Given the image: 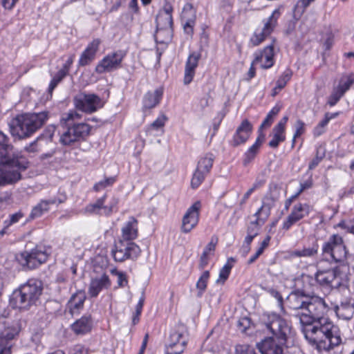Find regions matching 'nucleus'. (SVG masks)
<instances>
[{
  "instance_id": "nucleus-46",
  "label": "nucleus",
  "mask_w": 354,
  "mask_h": 354,
  "mask_svg": "<svg viewBox=\"0 0 354 354\" xmlns=\"http://www.w3.org/2000/svg\"><path fill=\"white\" fill-rule=\"evenodd\" d=\"M354 84V73L343 75L339 82V88H349Z\"/></svg>"
},
{
  "instance_id": "nucleus-25",
  "label": "nucleus",
  "mask_w": 354,
  "mask_h": 354,
  "mask_svg": "<svg viewBox=\"0 0 354 354\" xmlns=\"http://www.w3.org/2000/svg\"><path fill=\"white\" fill-rule=\"evenodd\" d=\"M162 95V90H149L143 96V111L145 112L156 107L160 103Z\"/></svg>"
},
{
  "instance_id": "nucleus-38",
  "label": "nucleus",
  "mask_w": 354,
  "mask_h": 354,
  "mask_svg": "<svg viewBox=\"0 0 354 354\" xmlns=\"http://www.w3.org/2000/svg\"><path fill=\"white\" fill-rule=\"evenodd\" d=\"M272 138L269 142L268 145L271 148L276 149L278 147L280 142L286 140V135L285 132L274 128L272 129Z\"/></svg>"
},
{
  "instance_id": "nucleus-40",
  "label": "nucleus",
  "mask_w": 354,
  "mask_h": 354,
  "mask_svg": "<svg viewBox=\"0 0 354 354\" xmlns=\"http://www.w3.org/2000/svg\"><path fill=\"white\" fill-rule=\"evenodd\" d=\"M271 207V204L263 203L262 206L255 213L254 216L261 219V224L264 223L265 221L270 216Z\"/></svg>"
},
{
  "instance_id": "nucleus-29",
  "label": "nucleus",
  "mask_w": 354,
  "mask_h": 354,
  "mask_svg": "<svg viewBox=\"0 0 354 354\" xmlns=\"http://www.w3.org/2000/svg\"><path fill=\"white\" fill-rule=\"evenodd\" d=\"M92 328L91 315L83 316L72 325V330L76 334H85L89 332Z\"/></svg>"
},
{
  "instance_id": "nucleus-11",
  "label": "nucleus",
  "mask_w": 354,
  "mask_h": 354,
  "mask_svg": "<svg viewBox=\"0 0 354 354\" xmlns=\"http://www.w3.org/2000/svg\"><path fill=\"white\" fill-rule=\"evenodd\" d=\"M48 258V253L42 247H36L30 252L25 251L21 253L18 261L23 266L29 269H35L45 263Z\"/></svg>"
},
{
  "instance_id": "nucleus-53",
  "label": "nucleus",
  "mask_w": 354,
  "mask_h": 354,
  "mask_svg": "<svg viewBox=\"0 0 354 354\" xmlns=\"http://www.w3.org/2000/svg\"><path fill=\"white\" fill-rule=\"evenodd\" d=\"M295 132L294 133L295 138H297L301 136L305 131V123L301 120H298L295 124Z\"/></svg>"
},
{
  "instance_id": "nucleus-51",
  "label": "nucleus",
  "mask_w": 354,
  "mask_h": 354,
  "mask_svg": "<svg viewBox=\"0 0 354 354\" xmlns=\"http://www.w3.org/2000/svg\"><path fill=\"white\" fill-rule=\"evenodd\" d=\"M313 1L314 0H299L295 6L294 10L303 13L305 9L310 5V2Z\"/></svg>"
},
{
  "instance_id": "nucleus-2",
  "label": "nucleus",
  "mask_w": 354,
  "mask_h": 354,
  "mask_svg": "<svg viewBox=\"0 0 354 354\" xmlns=\"http://www.w3.org/2000/svg\"><path fill=\"white\" fill-rule=\"evenodd\" d=\"M322 251L323 259L317 263L318 269L315 274V279L321 286L337 288L341 285L338 269L324 270L322 268V264L325 261L333 262L339 265L346 263L348 252L342 236L337 234L331 235L327 241L324 243Z\"/></svg>"
},
{
  "instance_id": "nucleus-8",
  "label": "nucleus",
  "mask_w": 354,
  "mask_h": 354,
  "mask_svg": "<svg viewBox=\"0 0 354 354\" xmlns=\"http://www.w3.org/2000/svg\"><path fill=\"white\" fill-rule=\"evenodd\" d=\"M140 247L133 241L120 239L115 243L111 254L115 261L124 262L130 259L136 260L140 255Z\"/></svg>"
},
{
  "instance_id": "nucleus-7",
  "label": "nucleus",
  "mask_w": 354,
  "mask_h": 354,
  "mask_svg": "<svg viewBox=\"0 0 354 354\" xmlns=\"http://www.w3.org/2000/svg\"><path fill=\"white\" fill-rule=\"evenodd\" d=\"M8 140L7 136L0 131V168L21 174L28 168V162L19 158Z\"/></svg>"
},
{
  "instance_id": "nucleus-59",
  "label": "nucleus",
  "mask_w": 354,
  "mask_h": 354,
  "mask_svg": "<svg viewBox=\"0 0 354 354\" xmlns=\"http://www.w3.org/2000/svg\"><path fill=\"white\" fill-rule=\"evenodd\" d=\"M24 214L21 211L10 215L9 224L11 225L17 223L21 218L24 217Z\"/></svg>"
},
{
  "instance_id": "nucleus-37",
  "label": "nucleus",
  "mask_w": 354,
  "mask_h": 354,
  "mask_svg": "<svg viewBox=\"0 0 354 354\" xmlns=\"http://www.w3.org/2000/svg\"><path fill=\"white\" fill-rule=\"evenodd\" d=\"M281 109V106L276 104L271 111L268 113L266 118L260 125V129L269 127L273 122L276 115L279 113Z\"/></svg>"
},
{
  "instance_id": "nucleus-26",
  "label": "nucleus",
  "mask_w": 354,
  "mask_h": 354,
  "mask_svg": "<svg viewBox=\"0 0 354 354\" xmlns=\"http://www.w3.org/2000/svg\"><path fill=\"white\" fill-rule=\"evenodd\" d=\"M217 243L218 237L215 236H212L209 243L205 246L201 255L198 266L200 270H203L208 265L210 259L214 255Z\"/></svg>"
},
{
  "instance_id": "nucleus-41",
  "label": "nucleus",
  "mask_w": 354,
  "mask_h": 354,
  "mask_svg": "<svg viewBox=\"0 0 354 354\" xmlns=\"http://www.w3.org/2000/svg\"><path fill=\"white\" fill-rule=\"evenodd\" d=\"M167 120V118L166 117L165 115L162 114V115H160L155 121H153L151 124L150 127L147 129V132L149 133H151V131L153 129H156V130L160 129L161 133H162L164 132L162 129H163Z\"/></svg>"
},
{
  "instance_id": "nucleus-17",
  "label": "nucleus",
  "mask_w": 354,
  "mask_h": 354,
  "mask_svg": "<svg viewBox=\"0 0 354 354\" xmlns=\"http://www.w3.org/2000/svg\"><path fill=\"white\" fill-rule=\"evenodd\" d=\"M311 208L306 203H298L293 206L290 214L284 220L282 229L288 231L296 223L309 215Z\"/></svg>"
},
{
  "instance_id": "nucleus-9",
  "label": "nucleus",
  "mask_w": 354,
  "mask_h": 354,
  "mask_svg": "<svg viewBox=\"0 0 354 354\" xmlns=\"http://www.w3.org/2000/svg\"><path fill=\"white\" fill-rule=\"evenodd\" d=\"M173 7L169 3L166 2L162 10H160L156 18V31L154 37L156 41L161 44L165 43V40L158 41L161 34L166 33L170 36L173 26L172 19Z\"/></svg>"
},
{
  "instance_id": "nucleus-6",
  "label": "nucleus",
  "mask_w": 354,
  "mask_h": 354,
  "mask_svg": "<svg viewBox=\"0 0 354 354\" xmlns=\"http://www.w3.org/2000/svg\"><path fill=\"white\" fill-rule=\"evenodd\" d=\"M80 118L81 115L75 111H70L62 115L61 123L66 127L60 138V142L64 145H71L84 140L89 135L91 127L84 122H77Z\"/></svg>"
},
{
  "instance_id": "nucleus-20",
  "label": "nucleus",
  "mask_w": 354,
  "mask_h": 354,
  "mask_svg": "<svg viewBox=\"0 0 354 354\" xmlns=\"http://www.w3.org/2000/svg\"><path fill=\"white\" fill-rule=\"evenodd\" d=\"M253 64H259L262 68H269L274 64V47L272 44L267 46L262 50L255 52Z\"/></svg>"
},
{
  "instance_id": "nucleus-28",
  "label": "nucleus",
  "mask_w": 354,
  "mask_h": 354,
  "mask_svg": "<svg viewBox=\"0 0 354 354\" xmlns=\"http://www.w3.org/2000/svg\"><path fill=\"white\" fill-rule=\"evenodd\" d=\"M138 221L134 217H130L122 228L121 240L133 241L138 237Z\"/></svg>"
},
{
  "instance_id": "nucleus-1",
  "label": "nucleus",
  "mask_w": 354,
  "mask_h": 354,
  "mask_svg": "<svg viewBox=\"0 0 354 354\" xmlns=\"http://www.w3.org/2000/svg\"><path fill=\"white\" fill-rule=\"evenodd\" d=\"M287 304L296 312L305 338L319 351H329L341 344L339 327L324 317L328 306L323 298L297 290L288 296Z\"/></svg>"
},
{
  "instance_id": "nucleus-22",
  "label": "nucleus",
  "mask_w": 354,
  "mask_h": 354,
  "mask_svg": "<svg viewBox=\"0 0 354 354\" xmlns=\"http://www.w3.org/2000/svg\"><path fill=\"white\" fill-rule=\"evenodd\" d=\"M111 285V282L109 276L104 274L99 277L91 279L88 293L91 297H96L102 290L108 289Z\"/></svg>"
},
{
  "instance_id": "nucleus-60",
  "label": "nucleus",
  "mask_w": 354,
  "mask_h": 354,
  "mask_svg": "<svg viewBox=\"0 0 354 354\" xmlns=\"http://www.w3.org/2000/svg\"><path fill=\"white\" fill-rule=\"evenodd\" d=\"M338 227L347 230L349 232L354 234V225L347 224L345 221H342L337 225Z\"/></svg>"
},
{
  "instance_id": "nucleus-39",
  "label": "nucleus",
  "mask_w": 354,
  "mask_h": 354,
  "mask_svg": "<svg viewBox=\"0 0 354 354\" xmlns=\"http://www.w3.org/2000/svg\"><path fill=\"white\" fill-rule=\"evenodd\" d=\"M230 261H234V260L233 258L228 259L227 263L220 270L219 277L216 280L217 283H223L227 279L232 268Z\"/></svg>"
},
{
  "instance_id": "nucleus-45",
  "label": "nucleus",
  "mask_w": 354,
  "mask_h": 354,
  "mask_svg": "<svg viewBox=\"0 0 354 354\" xmlns=\"http://www.w3.org/2000/svg\"><path fill=\"white\" fill-rule=\"evenodd\" d=\"M291 77V71L288 69L286 70L277 80V86L274 88H283L286 86L287 82L290 80Z\"/></svg>"
},
{
  "instance_id": "nucleus-13",
  "label": "nucleus",
  "mask_w": 354,
  "mask_h": 354,
  "mask_svg": "<svg viewBox=\"0 0 354 354\" xmlns=\"http://www.w3.org/2000/svg\"><path fill=\"white\" fill-rule=\"evenodd\" d=\"M214 161V156L212 153H206L200 158L191 180L193 189L198 187L204 181L211 171Z\"/></svg>"
},
{
  "instance_id": "nucleus-27",
  "label": "nucleus",
  "mask_w": 354,
  "mask_h": 354,
  "mask_svg": "<svg viewBox=\"0 0 354 354\" xmlns=\"http://www.w3.org/2000/svg\"><path fill=\"white\" fill-rule=\"evenodd\" d=\"M200 58L201 53L198 52H193L189 55L185 69L184 82L185 84H188L192 80Z\"/></svg>"
},
{
  "instance_id": "nucleus-32",
  "label": "nucleus",
  "mask_w": 354,
  "mask_h": 354,
  "mask_svg": "<svg viewBox=\"0 0 354 354\" xmlns=\"http://www.w3.org/2000/svg\"><path fill=\"white\" fill-rule=\"evenodd\" d=\"M21 179V174L17 171H8L0 168V186L15 183Z\"/></svg>"
},
{
  "instance_id": "nucleus-57",
  "label": "nucleus",
  "mask_w": 354,
  "mask_h": 354,
  "mask_svg": "<svg viewBox=\"0 0 354 354\" xmlns=\"http://www.w3.org/2000/svg\"><path fill=\"white\" fill-rule=\"evenodd\" d=\"M145 292L142 291V295L136 306V312L137 313V315L141 314L142 310V308L144 306V303H145Z\"/></svg>"
},
{
  "instance_id": "nucleus-55",
  "label": "nucleus",
  "mask_w": 354,
  "mask_h": 354,
  "mask_svg": "<svg viewBox=\"0 0 354 354\" xmlns=\"http://www.w3.org/2000/svg\"><path fill=\"white\" fill-rule=\"evenodd\" d=\"M70 354H88V351L84 346L77 344L71 349Z\"/></svg>"
},
{
  "instance_id": "nucleus-52",
  "label": "nucleus",
  "mask_w": 354,
  "mask_h": 354,
  "mask_svg": "<svg viewBox=\"0 0 354 354\" xmlns=\"http://www.w3.org/2000/svg\"><path fill=\"white\" fill-rule=\"evenodd\" d=\"M195 24V18L189 19L183 25L184 31L189 35H192L194 33V26Z\"/></svg>"
},
{
  "instance_id": "nucleus-18",
  "label": "nucleus",
  "mask_w": 354,
  "mask_h": 354,
  "mask_svg": "<svg viewBox=\"0 0 354 354\" xmlns=\"http://www.w3.org/2000/svg\"><path fill=\"white\" fill-rule=\"evenodd\" d=\"M53 134L51 130H46L35 140L26 146L25 150L28 153L46 151L48 148H51L55 145L53 141Z\"/></svg>"
},
{
  "instance_id": "nucleus-33",
  "label": "nucleus",
  "mask_w": 354,
  "mask_h": 354,
  "mask_svg": "<svg viewBox=\"0 0 354 354\" xmlns=\"http://www.w3.org/2000/svg\"><path fill=\"white\" fill-rule=\"evenodd\" d=\"M106 195L98 198L95 203L88 204L85 207V212L89 214H104V207Z\"/></svg>"
},
{
  "instance_id": "nucleus-23",
  "label": "nucleus",
  "mask_w": 354,
  "mask_h": 354,
  "mask_svg": "<svg viewBox=\"0 0 354 354\" xmlns=\"http://www.w3.org/2000/svg\"><path fill=\"white\" fill-rule=\"evenodd\" d=\"M86 296L84 290H77L73 294L67 303V308L71 315L79 314L84 308Z\"/></svg>"
},
{
  "instance_id": "nucleus-34",
  "label": "nucleus",
  "mask_w": 354,
  "mask_h": 354,
  "mask_svg": "<svg viewBox=\"0 0 354 354\" xmlns=\"http://www.w3.org/2000/svg\"><path fill=\"white\" fill-rule=\"evenodd\" d=\"M261 219L257 218L256 221L249 223L247 227V236L245 239L246 242H252L253 239L259 234L261 228Z\"/></svg>"
},
{
  "instance_id": "nucleus-12",
  "label": "nucleus",
  "mask_w": 354,
  "mask_h": 354,
  "mask_svg": "<svg viewBox=\"0 0 354 354\" xmlns=\"http://www.w3.org/2000/svg\"><path fill=\"white\" fill-rule=\"evenodd\" d=\"M75 107L82 112L92 113L104 106V102L95 94L80 93L75 96Z\"/></svg>"
},
{
  "instance_id": "nucleus-16",
  "label": "nucleus",
  "mask_w": 354,
  "mask_h": 354,
  "mask_svg": "<svg viewBox=\"0 0 354 354\" xmlns=\"http://www.w3.org/2000/svg\"><path fill=\"white\" fill-rule=\"evenodd\" d=\"M66 199V194L64 192L59 191L56 196L49 199L41 200L40 202L32 209L29 218L32 220L41 216L44 213L49 211L50 205H58L64 203Z\"/></svg>"
},
{
  "instance_id": "nucleus-56",
  "label": "nucleus",
  "mask_w": 354,
  "mask_h": 354,
  "mask_svg": "<svg viewBox=\"0 0 354 354\" xmlns=\"http://www.w3.org/2000/svg\"><path fill=\"white\" fill-rule=\"evenodd\" d=\"M262 130H263V129L259 128V130H258L259 136L257 138L255 142L252 145L253 146H254L259 149H260V147L265 139V134L263 133Z\"/></svg>"
},
{
  "instance_id": "nucleus-47",
  "label": "nucleus",
  "mask_w": 354,
  "mask_h": 354,
  "mask_svg": "<svg viewBox=\"0 0 354 354\" xmlns=\"http://www.w3.org/2000/svg\"><path fill=\"white\" fill-rule=\"evenodd\" d=\"M115 181V179L114 177L106 178L104 180L95 183L94 185L93 189L96 192H99L106 187L111 186Z\"/></svg>"
},
{
  "instance_id": "nucleus-31",
  "label": "nucleus",
  "mask_w": 354,
  "mask_h": 354,
  "mask_svg": "<svg viewBox=\"0 0 354 354\" xmlns=\"http://www.w3.org/2000/svg\"><path fill=\"white\" fill-rule=\"evenodd\" d=\"M170 343L167 347H174V348L182 346L183 350L187 344V338L183 333L179 331H174L170 334Z\"/></svg>"
},
{
  "instance_id": "nucleus-30",
  "label": "nucleus",
  "mask_w": 354,
  "mask_h": 354,
  "mask_svg": "<svg viewBox=\"0 0 354 354\" xmlns=\"http://www.w3.org/2000/svg\"><path fill=\"white\" fill-rule=\"evenodd\" d=\"M335 310L339 317L351 319L354 314V304H351L350 301L342 302L339 306H335Z\"/></svg>"
},
{
  "instance_id": "nucleus-24",
  "label": "nucleus",
  "mask_w": 354,
  "mask_h": 354,
  "mask_svg": "<svg viewBox=\"0 0 354 354\" xmlns=\"http://www.w3.org/2000/svg\"><path fill=\"white\" fill-rule=\"evenodd\" d=\"M100 44V40L96 39L93 40V41L88 45L80 57L78 62L79 66H85L93 62L95 59Z\"/></svg>"
},
{
  "instance_id": "nucleus-64",
  "label": "nucleus",
  "mask_w": 354,
  "mask_h": 354,
  "mask_svg": "<svg viewBox=\"0 0 354 354\" xmlns=\"http://www.w3.org/2000/svg\"><path fill=\"white\" fill-rule=\"evenodd\" d=\"M252 242H246L245 239H244L242 248H241V252L244 257H245L249 252L250 251V244Z\"/></svg>"
},
{
  "instance_id": "nucleus-4",
  "label": "nucleus",
  "mask_w": 354,
  "mask_h": 354,
  "mask_svg": "<svg viewBox=\"0 0 354 354\" xmlns=\"http://www.w3.org/2000/svg\"><path fill=\"white\" fill-rule=\"evenodd\" d=\"M48 118V111L19 115L9 123L10 132L20 139L30 137L42 127Z\"/></svg>"
},
{
  "instance_id": "nucleus-35",
  "label": "nucleus",
  "mask_w": 354,
  "mask_h": 354,
  "mask_svg": "<svg viewBox=\"0 0 354 354\" xmlns=\"http://www.w3.org/2000/svg\"><path fill=\"white\" fill-rule=\"evenodd\" d=\"M210 277L208 270L204 271L196 282V287L197 289V297H201L206 290L207 282Z\"/></svg>"
},
{
  "instance_id": "nucleus-44",
  "label": "nucleus",
  "mask_w": 354,
  "mask_h": 354,
  "mask_svg": "<svg viewBox=\"0 0 354 354\" xmlns=\"http://www.w3.org/2000/svg\"><path fill=\"white\" fill-rule=\"evenodd\" d=\"M346 90H335L328 97L327 103L330 106L335 105L344 96Z\"/></svg>"
},
{
  "instance_id": "nucleus-21",
  "label": "nucleus",
  "mask_w": 354,
  "mask_h": 354,
  "mask_svg": "<svg viewBox=\"0 0 354 354\" xmlns=\"http://www.w3.org/2000/svg\"><path fill=\"white\" fill-rule=\"evenodd\" d=\"M252 129L253 127L250 122L248 119L243 120L237 127L231 141V145L233 147H237L244 144L250 138Z\"/></svg>"
},
{
  "instance_id": "nucleus-5",
  "label": "nucleus",
  "mask_w": 354,
  "mask_h": 354,
  "mask_svg": "<svg viewBox=\"0 0 354 354\" xmlns=\"http://www.w3.org/2000/svg\"><path fill=\"white\" fill-rule=\"evenodd\" d=\"M43 290L42 282L36 279H28L13 291L10 304L14 308L28 309L39 299Z\"/></svg>"
},
{
  "instance_id": "nucleus-19",
  "label": "nucleus",
  "mask_w": 354,
  "mask_h": 354,
  "mask_svg": "<svg viewBox=\"0 0 354 354\" xmlns=\"http://www.w3.org/2000/svg\"><path fill=\"white\" fill-rule=\"evenodd\" d=\"M201 207V202L196 201L187 209L183 218L181 226V230L183 232L188 233L197 225L199 220V212Z\"/></svg>"
},
{
  "instance_id": "nucleus-58",
  "label": "nucleus",
  "mask_w": 354,
  "mask_h": 354,
  "mask_svg": "<svg viewBox=\"0 0 354 354\" xmlns=\"http://www.w3.org/2000/svg\"><path fill=\"white\" fill-rule=\"evenodd\" d=\"M55 153V148L54 147H51V148H48V149L46 151V152L43 153L40 156L41 160H45L47 158H50L54 156Z\"/></svg>"
},
{
  "instance_id": "nucleus-54",
  "label": "nucleus",
  "mask_w": 354,
  "mask_h": 354,
  "mask_svg": "<svg viewBox=\"0 0 354 354\" xmlns=\"http://www.w3.org/2000/svg\"><path fill=\"white\" fill-rule=\"evenodd\" d=\"M75 59V55H71L66 62L63 64L62 68L60 69L62 71L65 72V73L68 74L71 66H72Z\"/></svg>"
},
{
  "instance_id": "nucleus-48",
  "label": "nucleus",
  "mask_w": 354,
  "mask_h": 354,
  "mask_svg": "<svg viewBox=\"0 0 354 354\" xmlns=\"http://www.w3.org/2000/svg\"><path fill=\"white\" fill-rule=\"evenodd\" d=\"M118 198L114 196L111 197L107 205H104V214L106 216L110 215L117 207L118 204Z\"/></svg>"
},
{
  "instance_id": "nucleus-3",
  "label": "nucleus",
  "mask_w": 354,
  "mask_h": 354,
  "mask_svg": "<svg viewBox=\"0 0 354 354\" xmlns=\"http://www.w3.org/2000/svg\"><path fill=\"white\" fill-rule=\"evenodd\" d=\"M263 323L272 334L257 344L261 354H283V346L286 344L290 327L286 320L276 313L265 315Z\"/></svg>"
},
{
  "instance_id": "nucleus-42",
  "label": "nucleus",
  "mask_w": 354,
  "mask_h": 354,
  "mask_svg": "<svg viewBox=\"0 0 354 354\" xmlns=\"http://www.w3.org/2000/svg\"><path fill=\"white\" fill-rule=\"evenodd\" d=\"M259 149L252 145L248 151L244 153L243 159V165L247 166L255 158L259 152Z\"/></svg>"
},
{
  "instance_id": "nucleus-43",
  "label": "nucleus",
  "mask_w": 354,
  "mask_h": 354,
  "mask_svg": "<svg viewBox=\"0 0 354 354\" xmlns=\"http://www.w3.org/2000/svg\"><path fill=\"white\" fill-rule=\"evenodd\" d=\"M325 156V151L322 147H319L316 151V156L309 163L308 169L312 170L315 169L319 162L323 160Z\"/></svg>"
},
{
  "instance_id": "nucleus-62",
  "label": "nucleus",
  "mask_w": 354,
  "mask_h": 354,
  "mask_svg": "<svg viewBox=\"0 0 354 354\" xmlns=\"http://www.w3.org/2000/svg\"><path fill=\"white\" fill-rule=\"evenodd\" d=\"M312 186V181L310 180H306L300 184V189L297 192V195L301 194L304 190L310 188Z\"/></svg>"
},
{
  "instance_id": "nucleus-50",
  "label": "nucleus",
  "mask_w": 354,
  "mask_h": 354,
  "mask_svg": "<svg viewBox=\"0 0 354 354\" xmlns=\"http://www.w3.org/2000/svg\"><path fill=\"white\" fill-rule=\"evenodd\" d=\"M111 272L112 274L117 276V283L119 287H124L127 285L128 280L125 273L118 271L117 270H113Z\"/></svg>"
},
{
  "instance_id": "nucleus-61",
  "label": "nucleus",
  "mask_w": 354,
  "mask_h": 354,
  "mask_svg": "<svg viewBox=\"0 0 354 354\" xmlns=\"http://www.w3.org/2000/svg\"><path fill=\"white\" fill-rule=\"evenodd\" d=\"M17 1L18 0H1V4L6 9L10 10Z\"/></svg>"
},
{
  "instance_id": "nucleus-49",
  "label": "nucleus",
  "mask_w": 354,
  "mask_h": 354,
  "mask_svg": "<svg viewBox=\"0 0 354 354\" xmlns=\"http://www.w3.org/2000/svg\"><path fill=\"white\" fill-rule=\"evenodd\" d=\"M67 75L65 72L59 70L50 81L48 88H55Z\"/></svg>"
},
{
  "instance_id": "nucleus-63",
  "label": "nucleus",
  "mask_w": 354,
  "mask_h": 354,
  "mask_svg": "<svg viewBox=\"0 0 354 354\" xmlns=\"http://www.w3.org/2000/svg\"><path fill=\"white\" fill-rule=\"evenodd\" d=\"M183 352L182 346L174 348V347H167L165 354H181Z\"/></svg>"
},
{
  "instance_id": "nucleus-10",
  "label": "nucleus",
  "mask_w": 354,
  "mask_h": 354,
  "mask_svg": "<svg viewBox=\"0 0 354 354\" xmlns=\"http://www.w3.org/2000/svg\"><path fill=\"white\" fill-rule=\"evenodd\" d=\"M20 326L17 320L5 317H0V346H9L11 348V341L19 334Z\"/></svg>"
},
{
  "instance_id": "nucleus-15",
  "label": "nucleus",
  "mask_w": 354,
  "mask_h": 354,
  "mask_svg": "<svg viewBox=\"0 0 354 354\" xmlns=\"http://www.w3.org/2000/svg\"><path fill=\"white\" fill-rule=\"evenodd\" d=\"M125 53L123 50H118L108 54L96 66L95 71L97 73H104L105 72H111L120 68L121 63L125 57Z\"/></svg>"
},
{
  "instance_id": "nucleus-36",
  "label": "nucleus",
  "mask_w": 354,
  "mask_h": 354,
  "mask_svg": "<svg viewBox=\"0 0 354 354\" xmlns=\"http://www.w3.org/2000/svg\"><path fill=\"white\" fill-rule=\"evenodd\" d=\"M318 245L313 244L310 248H304L301 250H296L292 252V256L297 257H311L317 254Z\"/></svg>"
},
{
  "instance_id": "nucleus-14",
  "label": "nucleus",
  "mask_w": 354,
  "mask_h": 354,
  "mask_svg": "<svg viewBox=\"0 0 354 354\" xmlns=\"http://www.w3.org/2000/svg\"><path fill=\"white\" fill-rule=\"evenodd\" d=\"M281 12L279 9H275L272 15L264 21L263 27L261 30H257L252 37L250 42L253 46H256L262 43L266 37L270 36L277 26V21L279 18Z\"/></svg>"
}]
</instances>
